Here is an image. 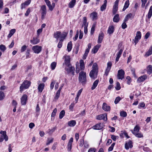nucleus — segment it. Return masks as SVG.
<instances>
[{
    "mask_svg": "<svg viewBox=\"0 0 152 152\" xmlns=\"http://www.w3.org/2000/svg\"><path fill=\"white\" fill-rule=\"evenodd\" d=\"M78 80L83 85H84L87 82L86 73L81 71L79 74Z\"/></svg>",
    "mask_w": 152,
    "mask_h": 152,
    "instance_id": "f257e3e1",
    "label": "nucleus"
},
{
    "mask_svg": "<svg viewBox=\"0 0 152 152\" xmlns=\"http://www.w3.org/2000/svg\"><path fill=\"white\" fill-rule=\"evenodd\" d=\"M31 82L27 80H25L23 82L20 87V91L22 92L23 89L28 88L31 85Z\"/></svg>",
    "mask_w": 152,
    "mask_h": 152,
    "instance_id": "f03ea898",
    "label": "nucleus"
},
{
    "mask_svg": "<svg viewBox=\"0 0 152 152\" xmlns=\"http://www.w3.org/2000/svg\"><path fill=\"white\" fill-rule=\"evenodd\" d=\"M125 75V72L122 69L118 70V72L117 78L118 79L122 80L124 78Z\"/></svg>",
    "mask_w": 152,
    "mask_h": 152,
    "instance_id": "7ed1b4c3",
    "label": "nucleus"
},
{
    "mask_svg": "<svg viewBox=\"0 0 152 152\" xmlns=\"http://www.w3.org/2000/svg\"><path fill=\"white\" fill-rule=\"evenodd\" d=\"M42 47L41 46L36 45L33 46L32 48V50L35 53L38 54L41 51Z\"/></svg>",
    "mask_w": 152,
    "mask_h": 152,
    "instance_id": "20e7f679",
    "label": "nucleus"
},
{
    "mask_svg": "<svg viewBox=\"0 0 152 152\" xmlns=\"http://www.w3.org/2000/svg\"><path fill=\"white\" fill-rule=\"evenodd\" d=\"M41 18L43 19L47 13L46 7L45 5H42L41 7Z\"/></svg>",
    "mask_w": 152,
    "mask_h": 152,
    "instance_id": "39448f33",
    "label": "nucleus"
},
{
    "mask_svg": "<svg viewBox=\"0 0 152 152\" xmlns=\"http://www.w3.org/2000/svg\"><path fill=\"white\" fill-rule=\"evenodd\" d=\"M141 32L140 31H138L137 32L136 36L135 37L134 39L133 40V41L135 43V45L138 42L139 40L141 39Z\"/></svg>",
    "mask_w": 152,
    "mask_h": 152,
    "instance_id": "423d86ee",
    "label": "nucleus"
},
{
    "mask_svg": "<svg viewBox=\"0 0 152 152\" xmlns=\"http://www.w3.org/2000/svg\"><path fill=\"white\" fill-rule=\"evenodd\" d=\"M28 96L26 94H24L21 98V103L22 105H25L27 100Z\"/></svg>",
    "mask_w": 152,
    "mask_h": 152,
    "instance_id": "0eeeda50",
    "label": "nucleus"
},
{
    "mask_svg": "<svg viewBox=\"0 0 152 152\" xmlns=\"http://www.w3.org/2000/svg\"><path fill=\"white\" fill-rule=\"evenodd\" d=\"M96 119L99 120L103 119L106 121L107 120V115L103 114L98 115L96 116Z\"/></svg>",
    "mask_w": 152,
    "mask_h": 152,
    "instance_id": "6e6552de",
    "label": "nucleus"
},
{
    "mask_svg": "<svg viewBox=\"0 0 152 152\" xmlns=\"http://www.w3.org/2000/svg\"><path fill=\"white\" fill-rule=\"evenodd\" d=\"M112 65V64L111 62H109L107 63V66L106 69L105 75L107 76L110 72V69L111 68V67Z\"/></svg>",
    "mask_w": 152,
    "mask_h": 152,
    "instance_id": "1a4fd4ad",
    "label": "nucleus"
},
{
    "mask_svg": "<svg viewBox=\"0 0 152 152\" xmlns=\"http://www.w3.org/2000/svg\"><path fill=\"white\" fill-rule=\"evenodd\" d=\"M64 63L67 66H70L71 65L70 62V57L69 56H66L64 57Z\"/></svg>",
    "mask_w": 152,
    "mask_h": 152,
    "instance_id": "9d476101",
    "label": "nucleus"
},
{
    "mask_svg": "<svg viewBox=\"0 0 152 152\" xmlns=\"http://www.w3.org/2000/svg\"><path fill=\"white\" fill-rule=\"evenodd\" d=\"M92 128L95 130H100L103 128V124L101 123L97 124L92 127Z\"/></svg>",
    "mask_w": 152,
    "mask_h": 152,
    "instance_id": "9b49d317",
    "label": "nucleus"
},
{
    "mask_svg": "<svg viewBox=\"0 0 152 152\" xmlns=\"http://www.w3.org/2000/svg\"><path fill=\"white\" fill-rule=\"evenodd\" d=\"M102 109L106 111H109L110 110V106H108L105 103H103L102 107Z\"/></svg>",
    "mask_w": 152,
    "mask_h": 152,
    "instance_id": "f8f14e48",
    "label": "nucleus"
},
{
    "mask_svg": "<svg viewBox=\"0 0 152 152\" xmlns=\"http://www.w3.org/2000/svg\"><path fill=\"white\" fill-rule=\"evenodd\" d=\"M133 147L132 143V141L129 140L128 143H126L125 145V147L126 149L128 150L129 148H132Z\"/></svg>",
    "mask_w": 152,
    "mask_h": 152,
    "instance_id": "ddd939ff",
    "label": "nucleus"
},
{
    "mask_svg": "<svg viewBox=\"0 0 152 152\" xmlns=\"http://www.w3.org/2000/svg\"><path fill=\"white\" fill-rule=\"evenodd\" d=\"M147 77L146 75H144L138 78L137 80V81L138 83H140L142 82L143 81L146 80Z\"/></svg>",
    "mask_w": 152,
    "mask_h": 152,
    "instance_id": "4468645a",
    "label": "nucleus"
},
{
    "mask_svg": "<svg viewBox=\"0 0 152 152\" xmlns=\"http://www.w3.org/2000/svg\"><path fill=\"white\" fill-rule=\"evenodd\" d=\"M104 38V34L102 32H101L99 34L97 42L98 43L102 42Z\"/></svg>",
    "mask_w": 152,
    "mask_h": 152,
    "instance_id": "2eb2a0df",
    "label": "nucleus"
},
{
    "mask_svg": "<svg viewBox=\"0 0 152 152\" xmlns=\"http://www.w3.org/2000/svg\"><path fill=\"white\" fill-rule=\"evenodd\" d=\"M68 33V31L66 32L65 31L63 32L62 33H61V35L60 37L59 40H61L62 41H64V39L66 37Z\"/></svg>",
    "mask_w": 152,
    "mask_h": 152,
    "instance_id": "dca6fc26",
    "label": "nucleus"
},
{
    "mask_svg": "<svg viewBox=\"0 0 152 152\" xmlns=\"http://www.w3.org/2000/svg\"><path fill=\"white\" fill-rule=\"evenodd\" d=\"M39 42L40 40L39 39L35 37H33L32 39L30 40L31 43L34 45L37 44L39 43Z\"/></svg>",
    "mask_w": 152,
    "mask_h": 152,
    "instance_id": "f3484780",
    "label": "nucleus"
},
{
    "mask_svg": "<svg viewBox=\"0 0 152 152\" xmlns=\"http://www.w3.org/2000/svg\"><path fill=\"white\" fill-rule=\"evenodd\" d=\"M67 66L68 67V68H66V69L68 74L71 73V72L73 71V70H75V68L72 66L71 65H70V66Z\"/></svg>",
    "mask_w": 152,
    "mask_h": 152,
    "instance_id": "a211bd4d",
    "label": "nucleus"
},
{
    "mask_svg": "<svg viewBox=\"0 0 152 152\" xmlns=\"http://www.w3.org/2000/svg\"><path fill=\"white\" fill-rule=\"evenodd\" d=\"M80 71H83L85 69V65L84 61L83 60L81 59L80 61Z\"/></svg>",
    "mask_w": 152,
    "mask_h": 152,
    "instance_id": "6ab92c4d",
    "label": "nucleus"
},
{
    "mask_svg": "<svg viewBox=\"0 0 152 152\" xmlns=\"http://www.w3.org/2000/svg\"><path fill=\"white\" fill-rule=\"evenodd\" d=\"M61 35V32L60 31H57L55 32L53 34V37L56 39L57 40H58Z\"/></svg>",
    "mask_w": 152,
    "mask_h": 152,
    "instance_id": "aec40b11",
    "label": "nucleus"
},
{
    "mask_svg": "<svg viewBox=\"0 0 152 152\" xmlns=\"http://www.w3.org/2000/svg\"><path fill=\"white\" fill-rule=\"evenodd\" d=\"M114 31V28L113 26H110L108 28L107 33L109 34H112Z\"/></svg>",
    "mask_w": 152,
    "mask_h": 152,
    "instance_id": "412c9836",
    "label": "nucleus"
},
{
    "mask_svg": "<svg viewBox=\"0 0 152 152\" xmlns=\"http://www.w3.org/2000/svg\"><path fill=\"white\" fill-rule=\"evenodd\" d=\"M97 72V71L92 70L90 73L89 76L91 78L95 79L96 78V77H94V74L95 73L96 75Z\"/></svg>",
    "mask_w": 152,
    "mask_h": 152,
    "instance_id": "4be33fe9",
    "label": "nucleus"
},
{
    "mask_svg": "<svg viewBox=\"0 0 152 152\" xmlns=\"http://www.w3.org/2000/svg\"><path fill=\"white\" fill-rule=\"evenodd\" d=\"M100 46L101 45H98L94 46L92 50L93 53H96Z\"/></svg>",
    "mask_w": 152,
    "mask_h": 152,
    "instance_id": "5701e85b",
    "label": "nucleus"
},
{
    "mask_svg": "<svg viewBox=\"0 0 152 152\" xmlns=\"http://www.w3.org/2000/svg\"><path fill=\"white\" fill-rule=\"evenodd\" d=\"M104 4L102 5L100 7V10L103 11L106 8L107 4V0H104Z\"/></svg>",
    "mask_w": 152,
    "mask_h": 152,
    "instance_id": "b1692460",
    "label": "nucleus"
},
{
    "mask_svg": "<svg viewBox=\"0 0 152 152\" xmlns=\"http://www.w3.org/2000/svg\"><path fill=\"white\" fill-rule=\"evenodd\" d=\"M152 54V46H151L148 51L144 55L145 57H148L151 55Z\"/></svg>",
    "mask_w": 152,
    "mask_h": 152,
    "instance_id": "393cba45",
    "label": "nucleus"
},
{
    "mask_svg": "<svg viewBox=\"0 0 152 152\" xmlns=\"http://www.w3.org/2000/svg\"><path fill=\"white\" fill-rule=\"evenodd\" d=\"M45 86V84L42 83L40 84L38 87V90L40 92H42L44 89Z\"/></svg>",
    "mask_w": 152,
    "mask_h": 152,
    "instance_id": "a878e982",
    "label": "nucleus"
},
{
    "mask_svg": "<svg viewBox=\"0 0 152 152\" xmlns=\"http://www.w3.org/2000/svg\"><path fill=\"white\" fill-rule=\"evenodd\" d=\"M75 3L76 0H72L68 4L69 7L71 8H73L75 5Z\"/></svg>",
    "mask_w": 152,
    "mask_h": 152,
    "instance_id": "bb28decb",
    "label": "nucleus"
},
{
    "mask_svg": "<svg viewBox=\"0 0 152 152\" xmlns=\"http://www.w3.org/2000/svg\"><path fill=\"white\" fill-rule=\"evenodd\" d=\"M132 134L137 137L141 138L143 137V134L140 132H132Z\"/></svg>",
    "mask_w": 152,
    "mask_h": 152,
    "instance_id": "cd10ccee",
    "label": "nucleus"
},
{
    "mask_svg": "<svg viewBox=\"0 0 152 152\" xmlns=\"http://www.w3.org/2000/svg\"><path fill=\"white\" fill-rule=\"evenodd\" d=\"M119 20L120 18L119 17V15L118 14L115 15L113 19V21L116 23L118 22L119 21Z\"/></svg>",
    "mask_w": 152,
    "mask_h": 152,
    "instance_id": "c85d7f7f",
    "label": "nucleus"
},
{
    "mask_svg": "<svg viewBox=\"0 0 152 152\" xmlns=\"http://www.w3.org/2000/svg\"><path fill=\"white\" fill-rule=\"evenodd\" d=\"M69 126L71 127L74 126L76 124V122L75 120H71L68 123Z\"/></svg>",
    "mask_w": 152,
    "mask_h": 152,
    "instance_id": "c756f323",
    "label": "nucleus"
},
{
    "mask_svg": "<svg viewBox=\"0 0 152 152\" xmlns=\"http://www.w3.org/2000/svg\"><path fill=\"white\" fill-rule=\"evenodd\" d=\"M147 73L150 75L152 72V66L149 65L147 67Z\"/></svg>",
    "mask_w": 152,
    "mask_h": 152,
    "instance_id": "7c9ffc66",
    "label": "nucleus"
},
{
    "mask_svg": "<svg viewBox=\"0 0 152 152\" xmlns=\"http://www.w3.org/2000/svg\"><path fill=\"white\" fill-rule=\"evenodd\" d=\"M8 137L7 135H1L0 138V142H2L4 139L5 141L8 140Z\"/></svg>",
    "mask_w": 152,
    "mask_h": 152,
    "instance_id": "2f4dec72",
    "label": "nucleus"
},
{
    "mask_svg": "<svg viewBox=\"0 0 152 152\" xmlns=\"http://www.w3.org/2000/svg\"><path fill=\"white\" fill-rule=\"evenodd\" d=\"M129 0H127L125 2L124 5L123 9V11H125L129 7Z\"/></svg>",
    "mask_w": 152,
    "mask_h": 152,
    "instance_id": "473e14b6",
    "label": "nucleus"
},
{
    "mask_svg": "<svg viewBox=\"0 0 152 152\" xmlns=\"http://www.w3.org/2000/svg\"><path fill=\"white\" fill-rule=\"evenodd\" d=\"M93 20H96L97 18V13L96 12H93L91 14Z\"/></svg>",
    "mask_w": 152,
    "mask_h": 152,
    "instance_id": "72a5a7b5",
    "label": "nucleus"
},
{
    "mask_svg": "<svg viewBox=\"0 0 152 152\" xmlns=\"http://www.w3.org/2000/svg\"><path fill=\"white\" fill-rule=\"evenodd\" d=\"M99 82V80H96L93 83V85L91 88L92 90H94L97 86Z\"/></svg>",
    "mask_w": 152,
    "mask_h": 152,
    "instance_id": "f704fd0d",
    "label": "nucleus"
},
{
    "mask_svg": "<svg viewBox=\"0 0 152 152\" xmlns=\"http://www.w3.org/2000/svg\"><path fill=\"white\" fill-rule=\"evenodd\" d=\"M72 48V43L71 41L68 42L67 46V49L68 52L70 51Z\"/></svg>",
    "mask_w": 152,
    "mask_h": 152,
    "instance_id": "c9c22d12",
    "label": "nucleus"
},
{
    "mask_svg": "<svg viewBox=\"0 0 152 152\" xmlns=\"http://www.w3.org/2000/svg\"><path fill=\"white\" fill-rule=\"evenodd\" d=\"M152 15V5L151 6L150 8L148 13V19L151 18Z\"/></svg>",
    "mask_w": 152,
    "mask_h": 152,
    "instance_id": "e433bc0d",
    "label": "nucleus"
},
{
    "mask_svg": "<svg viewBox=\"0 0 152 152\" xmlns=\"http://www.w3.org/2000/svg\"><path fill=\"white\" fill-rule=\"evenodd\" d=\"M132 15V13H129L125 17L124 20V22H126L127 21L129 18H131Z\"/></svg>",
    "mask_w": 152,
    "mask_h": 152,
    "instance_id": "4c0bfd02",
    "label": "nucleus"
},
{
    "mask_svg": "<svg viewBox=\"0 0 152 152\" xmlns=\"http://www.w3.org/2000/svg\"><path fill=\"white\" fill-rule=\"evenodd\" d=\"M92 70L97 71L98 70V65L97 64L94 63L93 64L92 66Z\"/></svg>",
    "mask_w": 152,
    "mask_h": 152,
    "instance_id": "58836bf2",
    "label": "nucleus"
},
{
    "mask_svg": "<svg viewBox=\"0 0 152 152\" xmlns=\"http://www.w3.org/2000/svg\"><path fill=\"white\" fill-rule=\"evenodd\" d=\"M140 129V127L137 126L136 125L134 128L133 130H131L132 132H132H139Z\"/></svg>",
    "mask_w": 152,
    "mask_h": 152,
    "instance_id": "ea45409f",
    "label": "nucleus"
},
{
    "mask_svg": "<svg viewBox=\"0 0 152 152\" xmlns=\"http://www.w3.org/2000/svg\"><path fill=\"white\" fill-rule=\"evenodd\" d=\"M65 114V111L64 110H63L60 112L59 114V118L60 119H62L64 116Z\"/></svg>",
    "mask_w": 152,
    "mask_h": 152,
    "instance_id": "a19ab883",
    "label": "nucleus"
},
{
    "mask_svg": "<svg viewBox=\"0 0 152 152\" xmlns=\"http://www.w3.org/2000/svg\"><path fill=\"white\" fill-rule=\"evenodd\" d=\"M83 24L84 25V26H88V23L87 22V18L86 17L83 18Z\"/></svg>",
    "mask_w": 152,
    "mask_h": 152,
    "instance_id": "79ce46f5",
    "label": "nucleus"
},
{
    "mask_svg": "<svg viewBox=\"0 0 152 152\" xmlns=\"http://www.w3.org/2000/svg\"><path fill=\"white\" fill-rule=\"evenodd\" d=\"M56 65V63L55 62H52L51 64V69L52 70L55 69Z\"/></svg>",
    "mask_w": 152,
    "mask_h": 152,
    "instance_id": "37998d69",
    "label": "nucleus"
},
{
    "mask_svg": "<svg viewBox=\"0 0 152 152\" xmlns=\"http://www.w3.org/2000/svg\"><path fill=\"white\" fill-rule=\"evenodd\" d=\"M95 24L94 23L92 26L91 31V34H93L95 31Z\"/></svg>",
    "mask_w": 152,
    "mask_h": 152,
    "instance_id": "c03bdc74",
    "label": "nucleus"
},
{
    "mask_svg": "<svg viewBox=\"0 0 152 152\" xmlns=\"http://www.w3.org/2000/svg\"><path fill=\"white\" fill-rule=\"evenodd\" d=\"M118 9V7L117 6H113V14H115L116 13Z\"/></svg>",
    "mask_w": 152,
    "mask_h": 152,
    "instance_id": "a18cd8bd",
    "label": "nucleus"
},
{
    "mask_svg": "<svg viewBox=\"0 0 152 152\" xmlns=\"http://www.w3.org/2000/svg\"><path fill=\"white\" fill-rule=\"evenodd\" d=\"M5 96L4 93L2 91H0V100H3Z\"/></svg>",
    "mask_w": 152,
    "mask_h": 152,
    "instance_id": "49530a36",
    "label": "nucleus"
},
{
    "mask_svg": "<svg viewBox=\"0 0 152 152\" xmlns=\"http://www.w3.org/2000/svg\"><path fill=\"white\" fill-rule=\"evenodd\" d=\"M6 49V48L5 45H0V50L4 52Z\"/></svg>",
    "mask_w": 152,
    "mask_h": 152,
    "instance_id": "de8ad7c7",
    "label": "nucleus"
},
{
    "mask_svg": "<svg viewBox=\"0 0 152 152\" xmlns=\"http://www.w3.org/2000/svg\"><path fill=\"white\" fill-rule=\"evenodd\" d=\"M60 92L57 91L56 95L54 97V99L56 100H57L60 96Z\"/></svg>",
    "mask_w": 152,
    "mask_h": 152,
    "instance_id": "09e8293b",
    "label": "nucleus"
},
{
    "mask_svg": "<svg viewBox=\"0 0 152 152\" xmlns=\"http://www.w3.org/2000/svg\"><path fill=\"white\" fill-rule=\"evenodd\" d=\"M121 116L123 117H126L127 116V113L126 112L122 111L120 113Z\"/></svg>",
    "mask_w": 152,
    "mask_h": 152,
    "instance_id": "8fccbe9b",
    "label": "nucleus"
},
{
    "mask_svg": "<svg viewBox=\"0 0 152 152\" xmlns=\"http://www.w3.org/2000/svg\"><path fill=\"white\" fill-rule=\"evenodd\" d=\"M121 100V98L120 97L118 96L117 97L114 101L115 103L116 104L118 103Z\"/></svg>",
    "mask_w": 152,
    "mask_h": 152,
    "instance_id": "3c124183",
    "label": "nucleus"
},
{
    "mask_svg": "<svg viewBox=\"0 0 152 152\" xmlns=\"http://www.w3.org/2000/svg\"><path fill=\"white\" fill-rule=\"evenodd\" d=\"M30 49H28L27 50L26 52V58H28L30 57Z\"/></svg>",
    "mask_w": 152,
    "mask_h": 152,
    "instance_id": "603ef678",
    "label": "nucleus"
},
{
    "mask_svg": "<svg viewBox=\"0 0 152 152\" xmlns=\"http://www.w3.org/2000/svg\"><path fill=\"white\" fill-rule=\"evenodd\" d=\"M115 144V142L113 143H112L111 144V146L108 149V151H111L113 150V147H114Z\"/></svg>",
    "mask_w": 152,
    "mask_h": 152,
    "instance_id": "864d4df0",
    "label": "nucleus"
},
{
    "mask_svg": "<svg viewBox=\"0 0 152 152\" xmlns=\"http://www.w3.org/2000/svg\"><path fill=\"white\" fill-rule=\"evenodd\" d=\"M27 47V46L25 45H24L22 46L21 47V49L20 50L21 52H23L24 51L26 50Z\"/></svg>",
    "mask_w": 152,
    "mask_h": 152,
    "instance_id": "5fc2aeb1",
    "label": "nucleus"
},
{
    "mask_svg": "<svg viewBox=\"0 0 152 152\" xmlns=\"http://www.w3.org/2000/svg\"><path fill=\"white\" fill-rule=\"evenodd\" d=\"M79 35V31L77 30L76 31V33L74 37L73 38L74 41H75L77 39Z\"/></svg>",
    "mask_w": 152,
    "mask_h": 152,
    "instance_id": "6e6d98bb",
    "label": "nucleus"
},
{
    "mask_svg": "<svg viewBox=\"0 0 152 152\" xmlns=\"http://www.w3.org/2000/svg\"><path fill=\"white\" fill-rule=\"evenodd\" d=\"M56 129V128L55 127L51 129H49L48 130V133L50 134L54 132L55 131Z\"/></svg>",
    "mask_w": 152,
    "mask_h": 152,
    "instance_id": "4d7b16f0",
    "label": "nucleus"
},
{
    "mask_svg": "<svg viewBox=\"0 0 152 152\" xmlns=\"http://www.w3.org/2000/svg\"><path fill=\"white\" fill-rule=\"evenodd\" d=\"M63 41L61 40H59V42L58 44V47L60 48H61L62 46V42H63Z\"/></svg>",
    "mask_w": 152,
    "mask_h": 152,
    "instance_id": "13d9d810",
    "label": "nucleus"
},
{
    "mask_svg": "<svg viewBox=\"0 0 152 152\" xmlns=\"http://www.w3.org/2000/svg\"><path fill=\"white\" fill-rule=\"evenodd\" d=\"M56 82V81L54 80H53L51 82L50 84V88L51 90H52L53 88L54 85Z\"/></svg>",
    "mask_w": 152,
    "mask_h": 152,
    "instance_id": "bf43d9fd",
    "label": "nucleus"
},
{
    "mask_svg": "<svg viewBox=\"0 0 152 152\" xmlns=\"http://www.w3.org/2000/svg\"><path fill=\"white\" fill-rule=\"evenodd\" d=\"M121 86L120 85V84L118 82H117L116 83V87H115V88L116 90H119L121 89Z\"/></svg>",
    "mask_w": 152,
    "mask_h": 152,
    "instance_id": "052dcab7",
    "label": "nucleus"
},
{
    "mask_svg": "<svg viewBox=\"0 0 152 152\" xmlns=\"http://www.w3.org/2000/svg\"><path fill=\"white\" fill-rule=\"evenodd\" d=\"M75 106V104L73 103H72L69 106V109L71 111H72L73 110V107Z\"/></svg>",
    "mask_w": 152,
    "mask_h": 152,
    "instance_id": "680f3d73",
    "label": "nucleus"
},
{
    "mask_svg": "<svg viewBox=\"0 0 152 152\" xmlns=\"http://www.w3.org/2000/svg\"><path fill=\"white\" fill-rule=\"evenodd\" d=\"M53 141V139L52 138L51 140L48 139L47 140V142L46 143V145H49L50 143H52Z\"/></svg>",
    "mask_w": 152,
    "mask_h": 152,
    "instance_id": "e2e57ef3",
    "label": "nucleus"
},
{
    "mask_svg": "<svg viewBox=\"0 0 152 152\" xmlns=\"http://www.w3.org/2000/svg\"><path fill=\"white\" fill-rule=\"evenodd\" d=\"M80 34L79 36V38L80 39H82L83 36V32L81 30H80L79 31Z\"/></svg>",
    "mask_w": 152,
    "mask_h": 152,
    "instance_id": "0e129e2a",
    "label": "nucleus"
},
{
    "mask_svg": "<svg viewBox=\"0 0 152 152\" xmlns=\"http://www.w3.org/2000/svg\"><path fill=\"white\" fill-rule=\"evenodd\" d=\"M123 51V50L122 49H121L119 51L118 53L117 54V56H118L119 57L121 56V54H122Z\"/></svg>",
    "mask_w": 152,
    "mask_h": 152,
    "instance_id": "69168bd1",
    "label": "nucleus"
},
{
    "mask_svg": "<svg viewBox=\"0 0 152 152\" xmlns=\"http://www.w3.org/2000/svg\"><path fill=\"white\" fill-rule=\"evenodd\" d=\"M84 143V140L83 139H81L80 141V142L79 144V146L81 147H82L83 144Z\"/></svg>",
    "mask_w": 152,
    "mask_h": 152,
    "instance_id": "338daca9",
    "label": "nucleus"
},
{
    "mask_svg": "<svg viewBox=\"0 0 152 152\" xmlns=\"http://www.w3.org/2000/svg\"><path fill=\"white\" fill-rule=\"evenodd\" d=\"M96 149L94 148H91L88 150V152H95Z\"/></svg>",
    "mask_w": 152,
    "mask_h": 152,
    "instance_id": "774afa93",
    "label": "nucleus"
}]
</instances>
